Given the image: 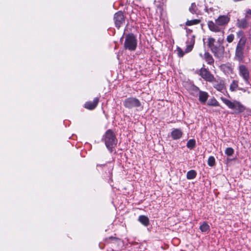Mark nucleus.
I'll return each mask as SVG.
<instances>
[{
	"instance_id": "39448f33",
	"label": "nucleus",
	"mask_w": 251,
	"mask_h": 251,
	"mask_svg": "<svg viewBox=\"0 0 251 251\" xmlns=\"http://www.w3.org/2000/svg\"><path fill=\"white\" fill-rule=\"evenodd\" d=\"M199 75L203 79L208 82H213L215 79L214 75L205 68H201L200 70Z\"/></svg>"
},
{
	"instance_id": "ddd939ff",
	"label": "nucleus",
	"mask_w": 251,
	"mask_h": 251,
	"mask_svg": "<svg viewBox=\"0 0 251 251\" xmlns=\"http://www.w3.org/2000/svg\"><path fill=\"white\" fill-rule=\"evenodd\" d=\"M229 21V18L226 16H220L216 20V24L218 25H224L226 24Z\"/></svg>"
},
{
	"instance_id": "c9c22d12",
	"label": "nucleus",
	"mask_w": 251,
	"mask_h": 251,
	"mask_svg": "<svg viewBox=\"0 0 251 251\" xmlns=\"http://www.w3.org/2000/svg\"><path fill=\"white\" fill-rule=\"evenodd\" d=\"M205 10L206 12H208V8H207L206 6H205Z\"/></svg>"
},
{
	"instance_id": "0eeeda50",
	"label": "nucleus",
	"mask_w": 251,
	"mask_h": 251,
	"mask_svg": "<svg viewBox=\"0 0 251 251\" xmlns=\"http://www.w3.org/2000/svg\"><path fill=\"white\" fill-rule=\"evenodd\" d=\"M239 75L242 77L245 82L249 83V72L247 68L244 65H241L239 67Z\"/></svg>"
},
{
	"instance_id": "7c9ffc66",
	"label": "nucleus",
	"mask_w": 251,
	"mask_h": 251,
	"mask_svg": "<svg viewBox=\"0 0 251 251\" xmlns=\"http://www.w3.org/2000/svg\"><path fill=\"white\" fill-rule=\"evenodd\" d=\"M193 47L194 46L192 45L186 44V48L185 49V52H189L191 51L192 50Z\"/></svg>"
},
{
	"instance_id": "393cba45",
	"label": "nucleus",
	"mask_w": 251,
	"mask_h": 251,
	"mask_svg": "<svg viewBox=\"0 0 251 251\" xmlns=\"http://www.w3.org/2000/svg\"><path fill=\"white\" fill-rule=\"evenodd\" d=\"M207 105L210 106H219V103L215 99L213 98L208 101Z\"/></svg>"
},
{
	"instance_id": "423d86ee",
	"label": "nucleus",
	"mask_w": 251,
	"mask_h": 251,
	"mask_svg": "<svg viewBox=\"0 0 251 251\" xmlns=\"http://www.w3.org/2000/svg\"><path fill=\"white\" fill-rule=\"evenodd\" d=\"M247 40H239L235 51L236 56L242 58L243 55V50L245 48Z\"/></svg>"
},
{
	"instance_id": "5701e85b",
	"label": "nucleus",
	"mask_w": 251,
	"mask_h": 251,
	"mask_svg": "<svg viewBox=\"0 0 251 251\" xmlns=\"http://www.w3.org/2000/svg\"><path fill=\"white\" fill-rule=\"evenodd\" d=\"M196 146V141L194 139H190L187 143L186 146L190 149H193Z\"/></svg>"
},
{
	"instance_id": "f704fd0d",
	"label": "nucleus",
	"mask_w": 251,
	"mask_h": 251,
	"mask_svg": "<svg viewBox=\"0 0 251 251\" xmlns=\"http://www.w3.org/2000/svg\"><path fill=\"white\" fill-rule=\"evenodd\" d=\"M238 90L242 91L244 92H245L247 91V89L241 88V87L238 88Z\"/></svg>"
},
{
	"instance_id": "aec40b11",
	"label": "nucleus",
	"mask_w": 251,
	"mask_h": 251,
	"mask_svg": "<svg viewBox=\"0 0 251 251\" xmlns=\"http://www.w3.org/2000/svg\"><path fill=\"white\" fill-rule=\"evenodd\" d=\"M238 81L236 80H233L230 85L229 90L231 92H235L238 90Z\"/></svg>"
},
{
	"instance_id": "b1692460",
	"label": "nucleus",
	"mask_w": 251,
	"mask_h": 251,
	"mask_svg": "<svg viewBox=\"0 0 251 251\" xmlns=\"http://www.w3.org/2000/svg\"><path fill=\"white\" fill-rule=\"evenodd\" d=\"M201 20L198 19H194L192 20H188L186 23V25L190 26L198 24L200 23Z\"/></svg>"
},
{
	"instance_id": "1a4fd4ad",
	"label": "nucleus",
	"mask_w": 251,
	"mask_h": 251,
	"mask_svg": "<svg viewBox=\"0 0 251 251\" xmlns=\"http://www.w3.org/2000/svg\"><path fill=\"white\" fill-rule=\"evenodd\" d=\"M215 56L218 58L223 57L224 52V48L220 45L216 46L211 49Z\"/></svg>"
},
{
	"instance_id": "20e7f679",
	"label": "nucleus",
	"mask_w": 251,
	"mask_h": 251,
	"mask_svg": "<svg viewBox=\"0 0 251 251\" xmlns=\"http://www.w3.org/2000/svg\"><path fill=\"white\" fill-rule=\"evenodd\" d=\"M123 104L126 108L132 109L140 107L141 103L138 99L134 97H129L124 100Z\"/></svg>"
},
{
	"instance_id": "f257e3e1",
	"label": "nucleus",
	"mask_w": 251,
	"mask_h": 251,
	"mask_svg": "<svg viewBox=\"0 0 251 251\" xmlns=\"http://www.w3.org/2000/svg\"><path fill=\"white\" fill-rule=\"evenodd\" d=\"M221 99L229 108L235 110V113H242L246 109L245 106L238 101L234 100L231 101L223 97H221Z\"/></svg>"
},
{
	"instance_id": "6ab92c4d",
	"label": "nucleus",
	"mask_w": 251,
	"mask_h": 251,
	"mask_svg": "<svg viewBox=\"0 0 251 251\" xmlns=\"http://www.w3.org/2000/svg\"><path fill=\"white\" fill-rule=\"evenodd\" d=\"M189 11L193 14H195L198 15L200 14V10H198L196 3L194 2L191 4V5L189 8Z\"/></svg>"
},
{
	"instance_id": "412c9836",
	"label": "nucleus",
	"mask_w": 251,
	"mask_h": 251,
	"mask_svg": "<svg viewBox=\"0 0 251 251\" xmlns=\"http://www.w3.org/2000/svg\"><path fill=\"white\" fill-rule=\"evenodd\" d=\"M200 229L202 232H208L210 230V226L205 222L201 225Z\"/></svg>"
},
{
	"instance_id": "2eb2a0df",
	"label": "nucleus",
	"mask_w": 251,
	"mask_h": 251,
	"mask_svg": "<svg viewBox=\"0 0 251 251\" xmlns=\"http://www.w3.org/2000/svg\"><path fill=\"white\" fill-rule=\"evenodd\" d=\"M200 55L201 57L203 58L207 64L212 65L214 63V59L211 54L208 52H205L203 56L201 53H200Z\"/></svg>"
},
{
	"instance_id": "473e14b6",
	"label": "nucleus",
	"mask_w": 251,
	"mask_h": 251,
	"mask_svg": "<svg viewBox=\"0 0 251 251\" xmlns=\"http://www.w3.org/2000/svg\"><path fill=\"white\" fill-rule=\"evenodd\" d=\"M177 50L178 51V55L179 57H182L184 55V53L182 51L181 49L180 48H177Z\"/></svg>"
},
{
	"instance_id": "cd10ccee",
	"label": "nucleus",
	"mask_w": 251,
	"mask_h": 251,
	"mask_svg": "<svg viewBox=\"0 0 251 251\" xmlns=\"http://www.w3.org/2000/svg\"><path fill=\"white\" fill-rule=\"evenodd\" d=\"M208 45L209 47L211 49L212 47H214L216 46V45L214 44L215 42V39L213 38L210 37L208 39Z\"/></svg>"
},
{
	"instance_id": "9b49d317",
	"label": "nucleus",
	"mask_w": 251,
	"mask_h": 251,
	"mask_svg": "<svg viewBox=\"0 0 251 251\" xmlns=\"http://www.w3.org/2000/svg\"><path fill=\"white\" fill-rule=\"evenodd\" d=\"M182 131L179 128L174 129L171 133V136L174 140H178L180 139L182 137Z\"/></svg>"
},
{
	"instance_id": "72a5a7b5",
	"label": "nucleus",
	"mask_w": 251,
	"mask_h": 251,
	"mask_svg": "<svg viewBox=\"0 0 251 251\" xmlns=\"http://www.w3.org/2000/svg\"><path fill=\"white\" fill-rule=\"evenodd\" d=\"M249 15L251 16V9H248L246 10L245 17L246 18H248L249 17Z\"/></svg>"
},
{
	"instance_id": "9d476101",
	"label": "nucleus",
	"mask_w": 251,
	"mask_h": 251,
	"mask_svg": "<svg viewBox=\"0 0 251 251\" xmlns=\"http://www.w3.org/2000/svg\"><path fill=\"white\" fill-rule=\"evenodd\" d=\"M194 90L196 92H199V100L201 103H205L208 97V93L206 92L201 91L199 90V89L197 87H194Z\"/></svg>"
},
{
	"instance_id": "c756f323",
	"label": "nucleus",
	"mask_w": 251,
	"mask_h": 251,
	"mask_svg": "<svg viewBox=\"0 0 251 251\" xmlns=\"http://www.w3.org/2000/svg\"><path fill=\"white\" fill-rule=\"evenodd\" d=\"M186 44L194 45L195 44V36H192L189 37L186 41Z\"/></svg>"
},
{
	"instance_id": "2f4dec72",
	"label": "nucleus",
	"mask_w": 251,
	"mask_h": 251,
	"mask_svg": "<svg viewBox=\"0 0 251 251\" xmlns=\"http://www.w3.org/2000/svg\"><path fill=\"white\" fill-rule=\"evenodd\" d=\"M234 38V36L232 34H230L227 36L226 38V40L228 43H231Z\"/></svg>"
},
{
	"instance_id": "c85d7f7f",
	"label": "nucleus",
	"mask_w": 251,
	"mask_h": 251,
	"mask_svg": "<svg viewBox=\"0 0 251 251\" xmlns=\"http://www.w3.org/2000/svg\"><path fill=\"white\" fill-rule=\"evenodd\" d=\"M237 36L239 40H247L246 38L244 36V34L243 31L240 30L237 32Z\"/></svg>"
},
{
	"instance_id": "7ed1b4c3",
	"label": "nucleus",
	"mask_w": 251,
	"mask_h": 251,
	"mask_svg": "<svg viewBox=\"0 0 251 251\" xmlns=\"http://www.w3.org/2000/svg\"><path fill=\"white\" fill-rule=\"evenodd\" d=\"M137 41L133 34H128L126 37L124 47L126 49L131 51L135 50L136 49Z\"/></svg>"
},
{
	"instance_id": "f8f14e48",
	"label": "nucleus",
	"mask_w": 251,
	"mask_h": 251,
	"mask_svg": "<svg viewBox=\"0 0 251 251\" xmlns=\"http://www.w3.org/2000/svg\"><path fill=\"white\" fill-rule=\"evenodd\" d=\"M99 101V98H95L93 101L86 102L85 104V107L89 110L94 109L97 106Z\"/></svg>"
},
{
	"instance_id": "dca6fc26",
	"label": "nucleus",
	"mask_w": 251,
	"mask_h": 251,
	"mask_svg": "<svg viewBox=\"0 0 251 251\" xmlns=\"http://www.w3.org/2000/svg\"><path fill=\"white\" fill-rule=\"evenodd\" d=\"M217 25L216 23L215 24L212 21H209L208 22V26L209 29L216 32L220 31V28Z\"/></svg>"
},
{
	"instance_id": "4be33fe9",
	"label": "nucleus",
	"mask_w": 251,
	"mask_h": 251,
	"mask_svg": "<svg viewBox=\"0 0 251 251\" xmlns=\"http://www.w3.org/2000/svg\"><path fill=\"white\" fill-rule=\"evenodd\" d=\"M197 174L196 171L191 170L187 172L186 177L188 179H192L196 177Z\"/></svg>"
},
{
	"instance_id": "a878e982",
	"label": "nucleus",
	"mask_w": 251,
	"mask_h": 251,
	"mask_svg": "<svg viewBox=\"0 0 251 251\" xmlns=\"http://www.w3.org/2000/svg\"><path fill=\"white\" fill-rule=\"evenodd\" d=\"M207 164L209 166L213 167L215 165V158L212 156L209 157L207 160Z\"/></svg>"
},
{
	"instance_id": "6e6552de",
	"label": "nucleus",
	"mask_w": 251,
	"mask_h": 251,
	"mask_svg": "<svg viewBox=\"0 0 251 251\" xmlns=\"http://www.w3.org/2000/svg\"><path fill=\"white\" fill-rule=\"evenodd\" d=\"M114 20L116 26L118 28H119L125 22L124 16L123 12L122 11H118L115 13L114 16Z\"/></svg>"
},
{
	"instance_id": "4468645a",
	"label": "nucleus",
	"mask_w": 251,
	"mask_h": 251,
	"mask_svg": "<svg viewBox=\"0 0 251 251\" xmlns=\"http://www.w3.org/2000/svg\"><path fill=\"white\" fill-rule=\"evenodd\" d=\"M212 82L213 83V85L214 87L216 88L218 91L220 92H223L225 90V86L224 85V84L222 83L221 81H217L215 79L214 81Z\"/></svg>"
},
{
	"instance_id": "bb28decb",
	"label": "nucleus",
	"mask_w": 251,
	"mask_h": 251,
	"mask_svg": "<svg viewBox=\"0 0 251 251\" xmlns=\"http://www.w3.org/2000/svg\"><path fill=\"white\" fill-rule=\"evenodd\" d=\"M225 153L228 156H231L234 153V150L231 148H227L225 150Z\"/></svg>"
},
{
	"instance_id": "f03ea898",
	"label": "nucleus",
	"mask_w": 251,
	"mask_h": 251,
	"mask_svg": "<svg viewBox=\"0 0 251 251\" xmlns=\"http://www.w3.org/2000/svg\"><path fill=\"white\" fill-rule=\"evenodd\" d=\"M104 140L106 148L110 152H112V148L117 144V140L115 135L111 130L109 129L106 132Z\"/></svg>"
},
{
	"instance_id": "f3484780",
	"label": "nucleus",
	"mask_w": 251,
	"mask_h": 251,
	"mask_svg": "<svg viewBox=\"0 0 251 251\" xmlns=\"http://www.w3.org/2000/svg\"><path fill=\"white\" fill-rule=\"evenodd\" d=\"M249 23L245 19H238L237 22V25L241 28H246L248 26Z\"/></svg>"
},
{
	"instance_id": "a211bd4d",
	"label": "nucleus",
	"mask_w": 251,
	"mask_h": 251,
	"mask_svg": "<svg viewBox=\"0 0 251 251\" xmlns=\"http://www.w3.org/2000/svg\"><path fill=\"white\" fill-rule=\"evenodd\" d=\"M139 221L145 226H148L149 224V220L147 216L141 215L138 218Z\"/></svg>"
}]
</instances>
